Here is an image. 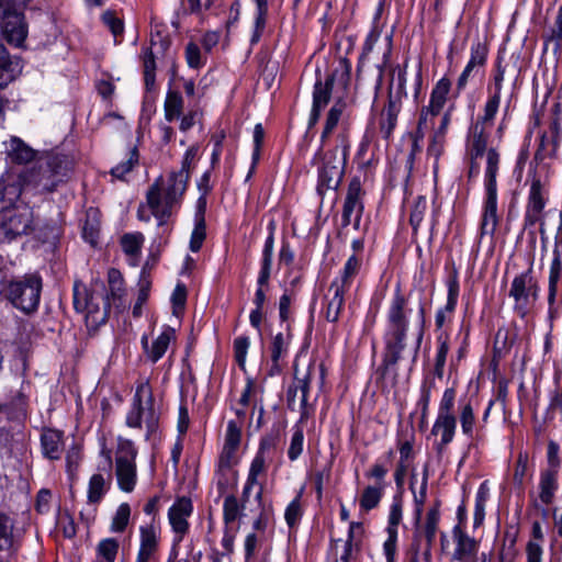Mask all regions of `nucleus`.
Returning <instances> with one entry per match:
<instances>
[{"label":"nucleus","instance_id":"nucleus-1","mask_svg":"<svg viewBox=\"0 0 562 562\" xmlns=\"http://www.w3.org/2000/svg\"><path fill=\"white\" fill-rule=\"evenodd\" d=\"M486 126L475 123L468 139V153L471 160L482 157L486 151L484 171L485 199L481 221V235L493 236L498 225L497 214V175L499 170V154L495 148H487L488 133Z\"/></svg>","mask_w":562,"mask_h":562},{"label":"nucleus","instance_id":"nucleus-2","mask_svg":"<svg viewBox=\"0 0 562 562\" xmlns=\"http://www.w3.org/2000/svg\"><path fill=\"white\" fill-rule=\"evenodd\" d=\"M68 170L69 161L64 156L50 155L45 159H38L34 167L21 172L16 181L4 186L0 191V199L9 202L18 201L22 188L27 187L41 192H50L64 181Z\"/></svg>","mask_w":562,"mask_h":562},{"label":"nucleus","instance_id":"nucleus-3","mask_svg":"<svg viewBox=\"0 0 562 562\" xmlns=\"http://www.w3.org/2000/svg\"><path fill=\"white\" fill-rule=\"evenodd\" d=\"M186 172H170L167 182L158 178L147 191V205L151 214L164 225L171 214V207L181 199L187 189Z\"/></svg>","mask_w":562,"mask_h":562},{"label":"nucleus","instance_id":"nucleus-4","mask_svg":"<svg viewBox=\"0 0 562 562\" xmlns=\"http://www.w3.org/2000/svg\"><path fill=\"white\" fill-rule=\"evenodd\" d=\"M160 408L156 404L153 389L148 380H140L132 402V408L126 415V426L142 428L145 424L146 440H155L159 428Z\"/></svg>","mask_w":562,"mask_h":562},{"label":"nucleus","instance_id":"nucleus-5","mask_svg":"<svg viewBox=\"0 0 562 562\" xmlns=\"http://www.w3.org/2000/svg\"><path fill=\"white\" fill-rule=\"evenodd\" d=\"M405 299L396 291L389 308V328L386 333V349L383 356V366L390 368L395 366L403 349L407 331V319L404 313Z\"/></svg>","mask_w":562,"mask_h":562},{"label":"nucleus","instance_id":"nucleus-6","mask_svg":"<svg viewBox=\"0 0 562 562\" xmlns=\"http://www.w3.org/2000/svg\"><path fill=\"white\" fill-rule=\"evenodd\" d=\"M350 148V142L346 133H340L333 150L327 151L322 158L318 168L317 191L322 195L326 190H336L344 177L345 165Z\"/></svg>","mask_w":562,"mask_h":562},{"label":"nucleus","instance_id":"nucleus-7","mask_svg":"<svg viewBox=\"0 0 562 562\" xmlns=\"http://www.w3.org/2000/svg\"><path fill=\"white\" fill-rule=\"evenodd\" d=\"M42 280L35 274L25 276L22 280L1 283V293L12 305L24 313L35 311L40 303Z\"/></svg>","mask_w":562,"mask_h":562},{"label":"nucleus","instance_id":"nucleus-8","mask_svg":"<svg viewBox=\"0 0 562 562\" xmlns=\"http://www.w3.org/2000/svg\"><path fill=\"white\" fill-rule=\"evenodd\" d=\"M14 202H10L11 207H4L0 217V238L7 241L31 234L36 225L33 209L26 203Z\"/></svg>","mask_w":562,"mask_h":562},{"label":"nucleus","instance_id":"nucleus-9","mask_svg":"<svg viewBox=\"0 0 562 562\" xmlns=\"http://www.w3.org/2000/svg\"><path fill=\"white\" fill-rule=\"evenodd\" d=\"M74 306L76 311L86 314L88 327L98 328L106 323L111 303H109V297L90 293L81 282L76 281L74 284Z\"/></svg>","mask_w":562,"mask_h":562},{"label":"nucleus","instance_id":"nucleus-10","mask_svg":"<svg viewBox=\"0 0 562 562\" xmlns=\"http://www.w3.org/2000/svg\"><path fill=\"white\" fill-rule=\"evenodd\" d=\"M538 292V283L530 269L516 276L509 290V297L514 300V311L525 317L535 306Z\"/></svg>","mask_w":562,"mask_h":562},{"label":"nucleus","instance_id":"nucleus-11","mask_svg":"<svg viewBox=\"0 0 562 562\" xmlns=\"http://www.w3.org/2000/svg\"><path fill=\"white\" fill-rule=\"evenodd\" d=\"M316 368L310 364L306 370L300 371L294 368V381L286 391V401L290 409L295 411V393H300L299 411L301 413L300 422L306 420L313 411V404L308 402L310 385L315 375Z\"/></svg>","mask_w":562,"mask_h":562},{"label":"nucleus","instance_id":"nucleus-12","mask_svg":"<svg viewBox=\"0 0 562 562\" xmlns=\"http://www.w3.org/2000/svg\"><path fill=\"white\" fill-rule=\"evenodd\" d=\"M452 541L454 549L451 553V560L457 562H486L487 555L480 553V542L470 537L460 525L452 529Z\"/></svg>","mask_w":562,"mask_h":562},{"label":"nucleus","instance_id":"nucleus-13","mask_svg":"<svg viewBox=\"0 0 562 562\" xmlns=\"http://www.w3.org/2000/svg\"><path fill=\"white\" fill-rule=\"evenodd\" d=\"M136 451L130 441H125L115 460L117 484L124 492H132L136 484Z\"/></svg>","mask_w":562,"mask_h":562},{"label":"nucleus","instance_id":"nucleus-14","mask_svg":"<svg viewBox=\"0 0 562 562\" xmlns=\"http://www.w3.org/2000/svg\"><path fill=\"white\" fill-rule=\"evenodd\" d=\"M547 203V198L543 191V186L538 178H533L530 184L526 211L524 215L525 226L540 225V234L544 233L543 214Z\"/></svg>","mask_w":562,"mask_h":562},{"label":"nucleus","instance_id":"nucleus-15","mask_svg":"<svg viewBox=\"0 0 562 562\" xmlns=\"http://www.w3.org/2000/svg\"><path fill=\"white\" fill-rule=\"evenodd\" d=\"M363 213L362 190L359 179H352L348 186L342 205L341 225L347 227L352 224L355 229L360 228Z\"/></svg>","mask_w":562,"mask_h":562},{"label":"nucleus","instance_id":"nucleus-16","mask_svg":"<svg viewBox=\"0 0 562 562\" xmlns=\"http://www.w3.org/2000/svg\"><path fill=\"white\" fill-rule=\"evenodd\" d=\"M1 30L5 41L14 46H21L27 35V29L22 13L14 8L10 13L1 14Z\"/></svg>","mask_w":562,"mask_h":562},{"label":"nucleus","instance_id":"nucleus-17","mask_svg":"<svg viewBox=\"0 0 562 562\" xmlns=\"http://www.w3.org/2000/svg\"><path fill=\"white\" fill-rule=\"evenodd\" d=\"M334 81V74L328 75L324 82L321 79L316 80L313 91L312 110L307 122L308 128H313L317 124L323 109L330 101Z\"/></svg>","mask_w":562,"mask_h":562},{"label":"nucleus","instance_id":"nucleus-18","mask_svg":"<svg viewBox=\"0 0 562 562\" xmlns=\"http://www.w3.org/2000/svg\"><path fill=\"white\" fill-rule=\"evenodd\" d=\"M487 58V47L485 44L481 43L480 41L474 42L471 45V55L470 59L464 67L463 71L461 72L458 82L457 88L459 90H462L465 88L470 77L475 76L481 68L484 67Z\"/></svg>","mask_w":562,"mask_h":562},{"label":"nucleus","instance_id":"nucleus-19","mask_svg":"<svg viewBox=\"0 0 562 562\" xmlns=\"http://www.w3.org/2000/svg\"><path fill=\"white\" fill-rule=\"evenodd\" d=\"M406 66L397 69L396 81H392L389 91V102L383 111L384 115L398 116L402 108V101L406 97Z\"/></svg>","mask_w":562,"mask_h":562},{"label":"nucleus","instance_id":"nucleus-20","mask_svg":"<svg viewBox=\"0 0 562 562\" xmlns=\"http://www.w3.org/2000/svg\"><path fill=\"white\" fill-rule=\"evenodd\" d=\"M350 290L342 288V285H337L331 282L329 285L327 293L325 294V311L324 315L328 322L336 323L339 319L341 310L345 304V295Z\"/></svg>","mask_w":562,"mask_h":562},{"label":"nucleus","instance_id":"nucleus-21","mask_svg":"<svg viewBox=\"0 0 562 562\" xmlns=\"http://www.w3.org/2000/svg\"><path fill=\"white\" fill-rule=\"evenodd\" d=\"M192 513V503L187 497L179 498L168 512L169 522L175 532L180 535L179 540L188 530V517Z\"/></svg>","mask_w":562,"mask_h":562},{"label":"nucleus","instance_id":"nucleus-22","mask_svg":"<svg viewBox=\"0 0 562 562\" xmlns=\"http://www.w3.org/2000/svg\"><path fill=\"white\" fill-rule=\"evenodd\" d=\"M7 158L12 164L26 165L36 158V150L16 136L4 142Z\"/></svg>","mask_w":562,"mask_h":562},{"label":"nucleus","instance_id":"nucleus-23","mask_svg":"<svg viewBox=\"0 0 562 562\" xmlns=\"http://www.w3.org/2000/svg\"><path fill=\"white\" fill-rule=\"evenodd\" d=\"M22 71L20 58L11 56L3 44H0V89L5 88Z\"/></svg>","mask_w":562,"mask_h":562},{"label":"nucleus","instance_id":"nucleus-24","mask_svg":"<svg viewBox=\"0 0 562 562\" xmlns=\"http://www.w3.org/2000/svg\"><path fill=\"white\" fill-rule=\"evenodd\" d=\"M206 210V199L204 196H200L196 202V212H195V225L191 234L190 238V250L196 252L201 249L202 244L206 237V227L204 214Z\"/></svg>","mask_w":562,"mask_h":562},{"label":"nucleus","instance_id":"nucleus-25","mask_svg":"<svg viewBox=\"0 0 562 562\" xmlns=\"http://www.w3.org/2000/svg\"><path fill=\"white\" fill-rule=\"evenodd\" d=\"M140 544L136 562H149L154 559L158 547L157 535L153 526H142Z\"/></svg>","mask_w":562,"mask_h":562},{"label":"nucleus","instance_id":"nucleus-26","mask_svg":"<svg viewBox=\"0 0 562 562\" xmlns=\"http://www.w3.org/2000/svg\"><path fill=\"white\" fill-rule=\"evenodd\" d=\"M457 418L456 416H440L437 418L431 428V434L440 436V442L438 443V450L441 451L447 445H449L456 434Z\"/></svg>","mask_w":562,"mask_h":562},{"label":"nucleus","instance_id":"nucleus-27","mask_svg":"<svg viewBox=\"0 0 562 562\" xmlns=\"http://www.w3.org/2000/svg\"><path fill=\"white\" fill-rule=\"evenodd\" d=\"M290 335L277 334L271 342V369L270 374L279 373L282 370L284 359L288 355Z\"/></svg>","mask_w":562,"mask_h":562},{"label":"nucleus","instance_id":"nucleus-28","mask_svg":"<svg viewBox=\"0 0 562 562\" xmlns=\"http://www.w3.org/2000/svg\"><path fill=\"white\" fill-rule=\"evenodd\" d=\"M43 453L50 460L60 458L63 451V432L56 429H45L41 436Z\"/></svg>","mask_w":562,"mask_h":562},{"label":"nucleus","instance_id":"nucleus-29","mask_svg":"<svg viewBox=\"0 0 562 562\" xmlns=\"http://www.w3.org/2000/svg\"><path fill=\"white\" fill-rule=\"evenodd\" d=\"M175 337V331L170 328L164 330L148 347V340L143 337L142 342L146 350L147 357L153 361L157 362L167 351L171 339Z\"/></svg>","mask_w":562,"mask_h":562},{"label":"nucleus","instance_id":"nucleus-30","mask_svg":"<svg viewBox=\"0 0 562 562\" xmlns=\"http://www.w3.org/2000/svg\"><path fill=\"white\" fill-rule=\"evenodd\" d=\"M448 299L445 308L439 310L436 314V326L442 328L446 322V313H452L456 308L459 295V281L457 274L451 276L447 281Z\"/></svg>","mask_w":562,"mask_h":562},{"label":"nucleus","instance_id":"nucleus-31","mask_svg":"<svg viewBox=\"0 0 562 562\" xmlns=\"http://www.w3.org/2000/svg\"><path fill=\"white\" fill-rule=\"evenodd\" d=\"M558 473L555 470H544L541 472L539 482V497L544 505H550L558 490Z\"/></svg>","mask_w":562,"mask_h":562},{"label":"nucleus","instance_id":"nucleus-32","mask_svg":"<svg viewBox=\"0 0 562 562\" xmlns=\"http://www.w3.org/2000/svg\"><path fill=\"white\" fill-rule=\"evenodd\" d=\"M459 419L463 434L468 437H472L475 416L471 398H461L459 401Z\"/></svg>","mask_w":562,"mask_h":562},{"label":"nucleus","instance_id":"nucleus-33","mask_svg":"<svg viewBox=\"0 0 562 562\" xmlns=\"http://www.w3.org/2000/svg\"><path fill=\"white\" fill-rule=\"evenodd\" d=\"M361 266V259L357 255H352L348 258L342 269L340 277L336 278L333 283L342 285V288L350 290L352 281L357 276Z\"/></svg>","mask_w":562,"mask_h":562},{"label":"nucleus","instance_id":"nucleus-34","mask_svg":"<svg viewBox=\"0 0 562 562\" xmlns=\"http://www.w3.org/2000/svg\"><path fill=\"white\" fill-rule=\"evenodd\" d=\"M346 109V103L341 100L336 101L333 106L329 109L323 133L321 135V140L324 144L326 138L333 133V131L337 127L338 122L340 121Z\"/></svg>","mask_w":562,"mask_h":562},{"label":"nucleus","instance_id":"nucleus-35","mask_svg":"<svg viewBox=\"0 0 562 562\" xmlns=\"http://www.w3.org/2000/svg\"><path fill=\"white\" fill-rule=\"evenodd\" d=\"M111 482V474L104 477L102 474L97 473L90 477L88 487V499L90 503H99L108 490Z\"/></svg>","mask_w":562,"mask_h":562},{"label":"nucleus","instance_id":"nucleus-36","mask_svg":"<svg viewBox=\"0 0 562 562\" xmlns=\"http://www.w3.org/2000/svg\"><path fill=\"white\" fill-rule=\"evenodd\" d=\"M416 475H412L411 488L414 494V503H415V520L418 524L423 516V507L427 497V482H428V470L425 468L422 484L418 491L415 490Z\"/></svg>","mask_w":562,"mask_h":562},{"label":"nucleus","instance_id":"nucleus-37","mask_svg":"<svg viewBox=\"0 0 562 562\" xmlns=\"http://www.w3.org/2000/svg\"><path fill=\"white\" fill-rule=\"evenodd\" d=\"M100 232L99 212L94 209H89L86 213V220L82 226V236L91 245L97 244Z\"/></svg>","mask_w":562,"mask_h":562},{"label":"nucleus","instance_id":"nucleus-38","mask_svg":"<svg viewBox=\"0 0 562 562\" xmlns=\"http://www.w3.org/2000/svg\"><path fill=\"white\" fill-rule=\"evenodd\" d=\"M450 90V81L446 78L440 79L435 88L432 89L431 95H430V102L428 108L432 110V113L440 114L446 100L447 94Z\"/></svg>","mask_w":562,"mask_h":562},{"label":"nucleus","instance_id":"nucleus-39","mask_svg":"<svg viewBox=\"0 0 562 562\" xmlns=\"http://www.w3.org/2000/svg\"><path fill=\"white\" fill-rule=\"evenodd\" d=\"M437 352L435 357V375L439 379H442L447 355L449 352V336L448 334L441 331L437 337Z\"/></svg>","mask_w":562,"mask_h":562},{"label":"nucleus","instance_id":"nucleus-40","mask_svg":"<svg viewBox=\"0 0 562 562\" xmlns=\"http://www.w3.org/2000/svg\"><path fill=\"white\" fill-rule=\"evenodd\" d=\"M183 100L179 92L169 90L165 100V117L168 122L178 119L182 113Z\"/></svg>","mask_w":562,"mask_h":562},{"label":"nucleus","instance_id":"nucleus-41","mask_svg":"<svg viewBox=\"0 0 562 562\" xmlns=\"http://www.w3.org/2000/svg\"><path fill=\"white\" fill-rule=\"evenodd\" d=\"M119 551V541L114 538L101 540L97 547L98 562H114Z\"/></svg>","mask_w":562,"mask_h":562},{"label":"nucleus","instance_id":"nucleus-42","mask_svg":"<svg viewBox=\"0 0 562 562\" xmlns=\"http://www.w3.org/2000/svg\"><path fill=\"white\" fill-rule=\"evenodd\" d=\"M144 243V236L140 233L125 234L121 238L123 251L132 258H136L140 254Z\"/></svg>","mask_w":562,"mask_h":562},{"label":"nucleus","instance_id":"nucleus-43","mask_svg":"<svg viewBox=\"0 0 562 562\" xmlns=\"http://www.w3.org/2000/svg\"><path fill=\"white\" fill-rule=\"evenodd\" d=\"M501 104V95L491 94L484 105L483 115L477 119L475 123H481L483 126H490L498 112Z\"/></svg>","mask_w":562,"mask_h":562},{"label":"nucleus","instance_id":"nucleus-44","mask_svg":"<svg viewBox=\"0 0 562 562\" xmlns=\"http://www.w3.org/2000/svg\"><path fill=\"white\" fill-rule=\"evenodd\" d=\"M382 497V485L367 486L360 498V507L364 510H371L376 507Z\"/></svg>","mask_w":562,"mask_h":562},{"label":"nucleus","instance_id":"nucleus-45","mask_svg":"<svg viewBox=\"0 0 562 562\" xmlns=\"http://www.w3.org/2000/svg\"><path fill=\"white\" fill-rule=\"evenodd\" d=\"M13 546V525L11 519L0 513V550H8Z\"/></svg>","mask_w":562,"mask_h":562},{"label":"nucleus","instance_id":"nucleus-46","mask_svg":"<svg viewBox=\"0 0 562 562\" xmlns=\"http://www.w3.org/2000/svg\"><path fill=\"white\" fill-rule=\"evenodd\" d=\"M488 498V488L485 483L481 484L475 496L474 526H480L485 516V505Z\"/></svg>","mask_w":562,"mask_h":562},{"label":"nucleus","instance_id":"nucleus-47","mask_svg":"<svg viewBox=\"0 0 562 562\" xmlns=\"http://www.w3.org/2000/svg\"><path fill=\"white\" fill-rule=\"evenodd\" d=\"M131 516V507L127 503H122L112 519L111 530L113 532H122L125 530Z\"/></svg>","mask_w":562,"mask_h":562},{"label":"nucleus","instance_id":"nucleus-48","mask_svg":"<svg viewBox=\"0 0 562 562\" xmlns=\"http://www.w3.org/2000/svg\"><path fill=\"white\" fill-rule=\"evenodd\" d=\"M304 448V432L299 426H295L291 437L288 457L291 461H295L302 454Z\"/></svg>","mask_w":562,"mask_h":562},{"label":"nucleus","instance_id":"nucleus-49","mask_svg":"<svg viewBox=\"0 0 562 562\" xmlns=\"http://www.w3.org/2000/svg\"><path fill=\"white\" fill-rule=\"evenodd\" d=\"M456 396L457 392L454 387L446 389L440 400L437 415L447 417L454 416Z\"/></svg>","mask_w":562,"mask_h":562},{"label":"nucleus","instance_id":"nucleus-50","mask_svg":"<svg viewBox=\"0 0 562 562\" xmlns=\"http://www.w3.org/2000/svg\"><path fill=\"white\" fill-rule=\"evenodd\" d=\"M438 113H432V110L428 106L423 108L420 111L417 131H416V137L414 142V147L417 146V140L420 138H424L426 130H428L430 126H432V121L436 116H438Z\"/></svg>","mask_w":562,"mask_h":562},{"label":"nucleus","instance_id":"nucleus-51","mask_svg":"<svg viewBox=\"0 0 562 562\" xmlns=\"http://www.w3.org/2000/svg\"><path fill=\"white\" fill-rule=\"evenodd\" d=\"M138 162V151L133 148L128 153V158L111 169V175L116 179H123L133 167Z\"/></svg>","mask_w":562,"mask_h":562},{"label":"nucleus","instance_id":"nucleus-52","mask_svg":"<svg viewBox=\"0 0 562 562\" xmlns=\"http://www.w3.org/2000/svg\"><path fill=\"white\" fill-rule=\"evenodd\" d=\"M439 521V509L438 505H435L432 508H430L427 513L426 522L424 527V533L427 539V542L430 544L437 532V526Z\"/></svg>","mask_w":562,"mask_h":562},{"label":"nucleus","instance_id":"nucleus-53","mask_svg":"<svg viewBox=\"0 0 562 562\" xmlns=\"http://www.w3.org/2000/svg\"><path fill=\"white\" fill-rule=\"evenodd\" d=\"M427 210V201L425 199V196H417L415 202H414V205L412 207V211H411V216H409V222H411V225L413 226L414 231H416L423 218H424V215H425V212Z\"/></svg>","mask_w":562,"mask_h":562},{"label":"nucleus","instance_id":"nucleus-54","mask_svg":"<svg viewBox=\"0 0 562 562\" xmlns=\"http://www.w3.org/2000/svg\"><path fill=\"white\" fill-rule=\"evenodd\" d=\"M250 346V340L246 336H239L234 340V356L239 368L245 369L246 357Z\"/></svg>","mask_w":562,"mask_h":562},{"label":"nucleus","instance_id":"nucleus-55","mask_svg":"<svg viewBox=\"0 0 562 562\" xmlns=\"http://www.w3.org/2000/svg\"><path fill=\"white\" fill-rule=\"evenodd\" d=\"M561 259L557 255L551 262L550 274H549V302H553L557 293V284L561 274Z\"/></svg>","mask_w":562,"mask_h":562},{"label":"nucleus","instance_id":"nucleus-56","mask_svg":"<svg viewBox=\"0 0 562 562\" xmlns=\"http://www.w3.org/2000/svg\"><path fill=\"white\" fill-rule=\"evenodd\" d=\"M240 508L237 498L234 495H228L224 499L223 510L224 519L227 524L235 521L240 515Z\"/></svg>","mask_w":562,"mask_h":562},{"label":"nucleus","instance_id":"nucleus-57","mask_svg":"<svg viewBox=\"0 0 562 562\" xmlns=\"http://www.w3.org/2000/svg\"><path fill=\"white\" fill-rule=\"evenodd\" d=\"M240 440H241L240 427H238L234 420H229L227 423L224 446L238 449V447L240 445Z\"/></svg>","mask_w":562,"mask_h":562},{"label":"nucleus","instance_id":"nucleus-58","mask_svg":"<svg viewBox=\"0 0 562 562\" xmlns=\"http://www.w3.org/2000/svg\"><path fill=\"white\" fill-rule=\"evenodd\" d=\"M268 460L269 459L266 457L256 454V457L254 458V460L250 464V469H249V473H248V477H247V480L250 481V484H258V477L260 474H262L266 471V463Z\"/></svg>","mask_w":562,"mask_h":562},{"label":"nucleus","instance_id":"nucleus-59","mask_svg":"<svg viewBox=\"0 0 562 562\" xmlns=\"http://www.w3.org/2000/svg\"><path fill=\"white\" fill-rule=\"evenodd\" d=\"M256 484H250V481L247 480L246 482V485L244 487V491H243V505H241V508L243 509H246V506L248 503H255L256 506H257V510L261 513V497H262V488L259 487L255 495H254V499L251 501L250 499V493L252 491V488L255 487Z\"/></svg>","mask_w":562,"mask_h":562},{"label":"nucleus","instance_id":"nucleus-60","mask_svg":"<svg viewBox=\"0 0 562 562\" xmlns=\"http://www.w3.org/2000/svg\"><path fill=\"white\" fill-rule=\"evenodd\" d=\"M102 21L110 29L112 34L116 37L123 33L124 25L123 21L115 16L114 12L105 11L102 14Z\"/></svg>","mask_w":562,"mask_h":562},{"label":"nucleus","instance_id":"nucleus-61","mask_svg":"<svg viewBox=\"0 0 562 562\" xmlns=\"http://www.w3.org/2000/svg\"><path fill=\"white\" fill-rule=\"evenodd\" d=\"M330 479V465H326L324 469L318 470L314 474V485L317 499L321 501L323 497L324 484Z\"/></svg>","mask_w":562,"mask_h":562},{"label":"nucleus","instance_id":"nucleus-62","mask_svg":"<svg viewBox=\"0 0 562 562\" xmlns=\"http://www.w3.org/2000/svg\"><path fill=\"white\" fill-rule=\"evenodd\" d=\"M505 71H506L505 67L498 60L497 65H496V71L493 77V85L488 86V88H487L488 92L491 94L501 95L502 88H503V81L505 78Z\"/></svg>","mask_w":562,"mask_h":562},{"label":"nucleus","instance_id":"nucleus-63","mask_svg":"<svg viewBox=\"0 0 562 562\" xmlns=\"http://www.w3.org/2000/svg\"><path fill=\"white\" fill-rule=\"evenodd\" d=\"M362 525L360 522H351L349 526L348 540L345 543V551L340 558L341 562H349L351 546L357 532H361Z\"/></svg>","mask_w":562,"mask_h":562},{"label":"nucleus","instance_id":"nucleus-64","mask_svg":"<svg viewBox=\"0 0 562 562\" xmlns=\"http://www.w3.org/2000/svg\"><path fill=\"white\" fill-rule=\"evenodd\" d=\"M387 539L383 544L384 554L386 557L387 562H394L395 551H396V540H397V530L393 528L387 531Z\"/></svg>","mask_w":562,"mask_h":562}]
</instances>
